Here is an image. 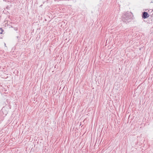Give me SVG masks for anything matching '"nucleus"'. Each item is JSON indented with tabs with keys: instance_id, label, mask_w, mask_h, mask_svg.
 Segmentation results:
<instances>
[{
	"instance_id": "4",
	"label": "nucleus",
	"mask_w": 153,
	"mask_h": 153,
	"mask_svg": "<svg viewBox=\"0 0 153 153\" xmlns=\"http://www.w3.org/2000/svg\"><path fill=\"white\" fill-rule=\"evenodd\" d=\"M16 37L17 38V39L18 40H19V38H20L19 36H16Z\"/></svg>"
},
{
	"instance_id": "6",
	"label": "nucleus",
	"mask_w": 153,
	"mask_h": 153,
	"mask_svg": "<svg viewBox=\"0 0 153 153\" xmlns=\"http://www.w3.org/2000/svg\"><path fill=\"white\" fill-rule=\"evenodd\" d=\"M4 45L6 46V44H4Z\"/></svg>"
},
{
	"instance_id": "1",
	"label": "nucleus",
	"mask_w": 153,
	"mask_h": 153,
	"mask_svg": "<svg viewBox=\"0 0 153 153\" xmlns=\"http://www.w3.org/2000/svg\"><path fill=\"white\" fill-rule=\"evenodd\" d=\"M131 18V17L130 14L126 13L123 16L122 19L124 22H129Z\"/></svg>"
},
{
	"instance_id": "2",
	"label": "nucleus",
	"mask_w": 153,
	"mask_h": 153,
	"mask_svg": "<svg viewBox=\"0 0 153 153\" xmlns=\"http://www.w3.org/2000/svg\"><path fill=\"white\" fill-rule=\"evenodd\" d=\"M149 16V15L146 12H144L143 13L142 17L144 19L148 18Z\"/></svg>"
},
{
	"instance_id": "3",
	"label": "nucleus",
	"mask_w": 153,
	"mask_h": 153,
	"mask_svg": "<svg viewBox=\"0 0 153 153\" xmlns=\"http://www.w3.org/2000/svg\"><path fill=\"white\" fill-rule=\"evenodd\" d=\"M0 30H2V31L1 32H0V34H2V33L3 31V30L1 28H0Z\"/></svg>"
},
{
	"instance_id": "5",
	"label": "nucleus",
	"mask_w": 153,
	"mask_h": 153,
	"mask_svg": "<svg viewBox=\"0 0 153 153\" xmlns=\"http://www.w3.org/2000/svg\"><path fill=\"white\" fill-rule=\"evenodd\" d=\"M14 30H18V28L17 27H15L14 28Z\"/></svg>"
}]
</instances>
